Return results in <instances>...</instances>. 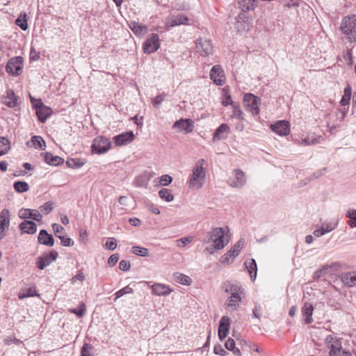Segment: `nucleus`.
<instances>
[{
    "instance_id": "obj_40",
    "label": "nucleus",
    "mask_w": 356,
    "mask_h": 356,
    "mask_svg": "<svg viewBox=\"0 0 356 356\" xmlns=\"http://www.w3.org/2000/svg\"><path fill=\"white\" fill-rule=\"evenodd\" d=\"M131 252L136 255L140 257H148L149 256V250L146 248L140 247V246H133L131 248Z\"/></svg>"
},
{
    "instance_id": "obj_53",
    "label": "nucleus",
    "mask_w": 356,
    "mask_h": 356,
    "mask_svg": "<svg viewBox=\"0 0 356 356\" xmlns=\"http://www.w3.org/2000/svg\"><path fill=\"white\" fill-rule=\"evenodd\" d=\"M53 229L55 236L58 238L59 235L65 234V229L61 226V224H52Z\"/></svg>"
},
{
    "instance_id": "obj_61",
    "label": "nucleus",
    "mask_w": 356,
    "mask_h": 356,
    "mask_svg": "<svg viewBox=\"0 0 356 356\" xmlns=\"http://www.w3.org/2000/svg\"><path fill=\"white\" fill-rule=\"evenodd\" d=\"M119 260V255L118 254H113L112 255H111L108 259V264L111 266V267H113L114 266L117 262Z\"/></svg>"
},
{
    "instance_id": "obj_2",
    "label": "nucleus",
    "mask_w": 356,
    "mask_h": 356,
    "mask_svg": "<svg viewBox=\"0 0 356 356\" xmlns=\"http://www.w3.org/2000/svg\"><path fill=\"white\" fill-rule=\"evenodd\" d=\"M342 339L334 334H329L325 339V344L330 350L329 356H352V354L342 348Z\"/></svg>"
},
{
    "instance_id": "obj_64",
    "label": "nucleus",
    "mask_w": 356,
    "mask_h": 356,
    "mask_svg": "<svg viewBox=\"0 0 356 356\" xmlns=\"http://www.w3.org/2000/svg\"><path fill=\"white\" fill-rule=\"evenodd\" d=\"M225 346L228 350H232V349H233L235 347L234 340L232 338H229L226 341V342L225 343Z\"/></svg>"
},
{
    "instance_id": "obj_45",
    "label": "nucleus",
    "mask_w": 356,
    "mask_h": 356,
    "mask_svg": "<svg viewBox=\"0 0 356 356\" xmlns=\"http://www.w3.org/2000/svg\"><path fill=\"white\" fill-rule=\"evenodd\" d=\"M222 92H223V95H224V99L222 101V104L224 106H227V105L232 106V104H235L234 102H233L232 101L231 95L229 94V91L228 88H223Z\"/></svg>"
},
{
    "instance_id": "obj_18",
    "label": "nucleus",
    "mask_w": 356,
    "mask_h": 356,
    "mask_svg": "<svg viewBox=\"0 0 356 356\" xmlns=\"http://www.w3.org/2000/svg\"><path fill=\"white\" fill-rule=\"evenodd\" d=\"M38 242L42 245L51 247L54 244V239L51 234L47 233L45 229H41L38 237Z\"/></svg>"
},
{
    "instance_id": "obj_35",
    "label": "nucleus",
    "mask_w": 356,
    "mask_h": 356,
    "mask_svg": "<svg viewBox=\"0 0 356 356\" xmlns=\"http://www.w3.org/2000/svg\"><path fill=\"white\" fill-rule=\"evenodd\" d=\"M352 94V89L350 86H347L344 89L343 95L340 101L341 106H346L349 104Z\"/></svg>"
},
{
    "instance_id": "obj_46",
    "label": "nucleus",
    "mask_w": 356,
    "mask_h": 356,
    "mask_svg": "<svg viewBox=\"0 0 356 356\" xmlns=\"http://www.w3.org/2000/svg\"><path fill=\"white\" fill-rule=\"evenodd\" d=\"M230 323H231L230 318L227 316H224L220 320L218 328L222 329V330H227L229 331V327H230Z\"/></svg>"
},
{
    "instance_id": "obj_27",
    "label": "nucleus",
    "mask_w": 356,
    "mask_h": 356,
    "mask_svg": "<svg viewBox=\"0 0 356 356\" xmlns=\"http://www.w3.org/2000/svg\"><path fill=\"white\" fill-rule=\"evenodd\" d=\"M188 22V18L183 16L179 15L172 19H169L166 22V26L168 27H173L175 26H178L180 24H186Z\"/></svg>"
},
{
    "instance_id": "obj_44",
    "label": "nucleus",
    "mask_w": 356,
    "mask_h": 356,
    "mask_svg": "<svg viewBox=\"0 0 356 356\" xmlns=\"http://www.w3.org/2000/svg\"><path fill=\"white\" fill-rule=\"evenodd\" d=\"M54 203L53 202H47L40 207V212L42 214H49L54 209Z\"/></svg>"
},
{
    "instance_id": "obj_22",
    "label": "nucleus",
    "mask_w": 356,
    "mask_h": 356,
    "mask_svg": "<svg viewBox=\"0 0 356 356\" xmlns=\"http://www.w3.org/2000/svg\"><path fill=\"white\" fill-rule=\"evenodd\" d=\"M337 224H321V226L317 227L313 232L316 237H320L326 233L336 229Z\"/></svg>"
},
{
    "instance_id": "obj_33",
    "label": "nucleus",
    "mask_w": 356,
    "mask_h": 356,
    "mask_svg": "<svg viewBox=\"0 0 356 356\" xmlns=\"http://www.w3.org/2000/svg\"><path fill=\"white\" fill-rule=\"evenodd\" d=\"M86 311V307L83 302H81L79 305V308H70L69 312L71 314H75L78 318H82Z\"/></svg>"
},
{
    "instance_id": "obj_62",
    "label": "nucleus",
    "mask_w": 356,
    "mask_h": 356,
    "mask_svg": "<svg viewBox=\"0 0 356 356\" xmlns=\"http://www.w3.org/2000/svg\"><path fill=\"white\" fill-rule=\"evenodd\" d=\"M213 351H214V353L216 355H221V356H225L227 354L226 350L220 344L216 345L214 346Z\"/></svg>"
},
{
    "instance_id": "obj_47",
    "label": "nucleus",
    "mask_w": 356,
    "mask_h": 356,
    "mask_svg": "<svg viewBox=\"0 0 356 356\" xmlns=\"http://www.w3.org/2000/svg\"><path fill=\"white\" fill-rule=\"evenodd\" d=\"M92 344L85 343L81 349V356H92V350H93Z\"/></svg>"
},
{
    "instance_id": "obj_12",
    "label": "nucleus",
    "mask_w": 356,
    "mask_h": 356,
    "mask_svg": "<svg viewBox=\"0 0 356 356\" xmlns=\"http://www.w3.org/2000/svg\"><path fill=\"white\" fill-rule=\"evenodd\" d=\"M135 139V135L133 131H127L115 136L113 140L116 146L127 145L132 143Z\"/></svg>"
},
{
    "instance_id": "obj_32",
    "label": "nucleus",
    "mask_w": 356,
    "mask_h": 356,
    "mask_svg": "<svg viewBox=\"0 0 356 356\" xmlns=\"http://www.w3.org/2000/svg\"><path fill=\"white\" fill-rule=\"evenodd\" d=\"M86 163L85 159H69L66 164L70 168H79L83 166Z\"/></svg>"
},
{
    "instance_id": "obj_34",
    "label": "nucleus",
    "mask_w": 356,
    "mask_h": 356,
    "mask_svg": "<svg viewBox=\"0 0 356 356\" xmlns=\"http://www.w3.org/2000/svg\"><path fill=\"white\" fill-rule=\"evenodd\" d=\"M10 149V143L5 137H0V156L8 152Z\"/></svg>"
},
{
    "instance_id": "obj_50",
    "label": "nucleus",
    "mask_w": 356,
    "mask_h": 356,
    "mask_svg": "<svg viewBox=\"0 0 356 356\" xmlns=\"http://www.w3.org/2000/svg\"><path fill=\"white\" fill-rule=\"evenodd\" d=\"M133 291H134V290L131 287H130L129 285L126 286L125 287H124V288L120 289L119 291H118L117 292H115V299H118L125 294L132 293Z\"/></svg>"
},
{
    "instance_id": "obj_41",
    "label": "nucleus",
    "mask_w": 356,
    "mask_h": 356,
    "mask_svg": "<svg viewBox=\"0 0 356 356\" xmlns=\"http://www.w3.org/2000/svg\"><path fill=\"white\" fill-rule=\"evenodd\" d=\"M229 127L225 124H221L216 131L214 134V138L221 139L224 138L223 134H227L229 131Z\"/></svg>"
},
{
    "instance_id": "obj_7",
    "label": "nucleus",
    "mask_w": 356,
    "mask_h": 356,
    "mask_svg": "<svg viewBox=\"0 0 356 356\" xmlns=\"http://www.w3.org/2000/svg\"><path fill=\"white\" fill-rule=\"evenodd\" d=\"M244 106L247 108L253 115L259 113L261 99L252 94L247 93L243 97Z\"/></svg>"
},
{
    "instance_id": "obj_63",
    "label": "nucleus",
    "mask_w": 356,
    "mask_h": 356,
    "mask_svg": "<svg viewBox=\"0 0 356 356\" xmlns=\"http://www.w3.org/2000/svg\"><path fill=\"white\" fill-rule=\"evenodd\" d=\"M24 291L26 292V296H28V298L39 296V294L38 293L35 286L29 287Z\"/></svg>"
},
{
    "instance_id": "obj_59",
    "label": "nucleus",
    "mask_w": 356,
    "mask_h": 356,
    "mask_svg": "<svg viewBox=\"0 0 356 356\" xmlns=\"http://www.w3.org/2000/svg\"><path fill=\"white\" fill-rule=\"evenodd\" d=\"M261 307L259 305H256L252 311V317L260 320L261 316Z\"/></svg>"
},
{
    "instance_id": "obj_43",
    "label": "nucleus",
    "mask_w": 356,
    "mask_h": 356,
    "mask_svg": "<svg viewBox=\"0 0 356 356\" xmlns=\"http://www.w3.org/2000/svg\"><path fill=\"white\" fill-rule=\"evenodd\" d=\"M14 188L18 193H24L29 190V186L25 181H17L14 184Z\"/></svg>"
},
{
    "instance_id": "obj_38",
    "label": "nucleus",
    "mask_w": 356,
    "mask_h": 356,
    "mask_svg": "<svg viewBox=\"0 0 356 356\" xmlns=\"http://www.w3.org/2000/svg\"><path fill=\"white\" fill-rule=\"evenodd\" d=\"M15 23L23 31L28 29L27 15L26 13H21L19 17L16 19Z\"/></svg>"
},
{
    "instance_id": "obj_54",
    "label": "nucleus",
    "mask_w": 356,
    "mask_h": 356,
    "mask_svg": "<svg viewBox=\"0 0 356 356\" xmlns=\"http://www.w3.org/2000/svg\"><path fill=\"white\" fill-rule=\"evenodd\" d=\"M105 246L109 250H114L117 248V241L114 238H108Z\"/></svg>"
},
{
    "instance_id": "obj_1",
    "label": "nucleus",
    "mask_w": 356,
    "mask_h": 356,
    "mask_svg": "<svg viewBox=\"0 0 356 356\" xmlns=\"http://www.w3.org/2000/svg\"><path fill=\"white\" fill-rule=\"evenodd\" d=\"M210 239L213 244L211 247L206 248L205 251L209 254H213L214 250L223 249L229 242V229L227 226L213 229L210 234Z\"/></svg>"
},
{
    "instance_id": "obj_8",
    "label": "nucleus",
    "mask_w": 356,
    "mask_h": 356,
    "mask_svg": "<svg viewBox=\"0 0 356 356\" xmlns=\"http://www.w3.org/2000/svg\"><path fill=\"white\" fill-rule=\"evenodd\" d=\"M160 47V40L157 34H150L145 40L143 49L144 53L149 54L157 51Z\"/></svg>"
},
{
    "instance_id": "obj_55",
    "label": "nucleus",
    "mask_w": 356,
    "mask_h": 356,
    "mask_svg": "<svg viewBox=\"0 0 356 356\" xmlns=\"http://www.w3.org/2000/svg\"><path fill=\"white\" fill-rule=\"evenodd\" d=\"M29 209H21L19 211V216L22 219H24L25 222H31V221L26 220L29 219Z\"/></svg>"
},
{
    "instance_id": "obj_5",
    "label": "nucleus",
    "mask_w": 356,
    "mask_h": 356,
    "mask_svg": "<svg viewBox=\"0 0 356 356\" xmlns=\"http://www.w3.org/2000/svg\"><path fill=\"white\" fill-rule=\"evenodd\" d=\"M234 27L239 33H245L250 31L252 27V17L245 13L239 14L236 18Z\"/></svg>"
},
{
    "instance_id": "obj_11",
    "label": "nucleus",
    "mask_w": 356,
    "mask_h": 356,
    "mask_svg": "<svg viewBox=\"0 0 356 356\" xmlns=\"http://www.w3.org/2000/svg\"><path fill=\"white\" fill-rule=\"evenodd\" d=\"M210 79L217 86H222L226 81L225 72L220 65H214L210 70Z\"/></svg>"
},
{
    "instance_id": "obj_31",
    "label": "nucleus",
    "mask_w": 356,
    "mask_h": 356,
    "mask_svg": "<svg viewBox=\"0 0 356 356\" xmlns=\"http://www.w3.org/2000/svg\"><path fill=\"white\" fill-rule=\"evenodd\" d=\"M172 181V177L169 175H163L156 179H155L154 182L156 186H168Z\"/></svg>"
},
{
    "instance_id": "obj_20",
    "label": "nucleus",
    "mask_w": 356,
    "mask_h": 356,
    "mask_svg": "<svg viewBox=\"0 0 356 356\" xmlns=\"http://www.w3.org/2000/svg\"><path fill=\"white\" fill-rule=\"evenodd\" d=\"M314 312V307L312 304L306 302L302 307V314L305 317V323L306 324H310L313 321L312 314Z\"/></svg>"
},
{
    "instance_id": "obj_39",
    "label": "nucleus",
    "mask_w": 356,
    "mask_h": 356,
    "mask_svg": "<svg viewBox=\"0 0 356 356\" xmlns=\"http://www.w3.org/2000/svg\"><path fill=\"white\" fill-rule=\"evenodd\" d=\"M232 114L231 115V118H237L241 120H244V114L238 104H232Z\"/></svg>"
},
{
    "instance_id": "obj_4",
    "label": "nucleus",
    "mask_w": 356,
    "mask_h": 356,
    "mask_svg": "<svg viewBox=\"0 0 356 356\" xmlns=\"http://www.w3.org/2000/svg\"><path fill=\"white\" fill-rule=\"evenodd\" d=\"M111 147V142L109 138L100 136L93 139L91 152L94 154H103L106 153Z\"/></svg>"
},
{
    "instance_id": "obj_37",
    "label": "nucleus",
    "mask_w": 356,
    "mask_h": 356,
    "mask_svg": "<svg viewBox=\"0 0 356 356\" xmlns=\"http://www.w3.org/2000/svg\"><path fill=\"white\" fill-rule=\"evenodd\" d=\"M213 54V46L210 40H205L202 44V56H209Z\"/></svg>"
},
{
    "instance_id": "obj_19",
    "label": "nucleus",
    "mask_w": 356,
    "mask_h": 356,
    "mask_svg": "<svg viewBox=\"0 0 356 356\" xmlns=\"http://www.w3.org/2000/svg\"><path fill=\"white\" fill-rule=\"evenodd\" d=\"M26 145L37 149L43 150L46 147V143L41 136H34L31 138V140L26 143Z\"/></svg>"
},
{
    "instance_id": "obj_13",
    "label": "nucleus",
    "mask_w": 356,
    "mask_h": 356,
    "mask_svg": "<svg viewBox=\"0 0 356 356\" xmlns=\"http://www.w3.org/2000/svg\"><path fill=\"white\" fill-rule=\"evenodd\" d=\"M172 127L178 132L188 134L193 131L194 126L192 120L189 119H181L176 121Z\"/></svg>"
},
{
    "instance_id": "obj_42",
    "label": "nucleus",
    "mask_w": 356,
    "mask_h": 356,
    "mask_svg": "<svg viewBox=\"0 0 356 356\" xmlns=\"http://www.w3.org/2000/svg\"><path fill=\"white\" fill-rule=\"evenodd\" d=\"M244 244L245 240L243 238L239 239L237 243L229 250V251L232 253V255H235L236 257L238 256Z\"/></svg>"
},
{
    "instance_id": "obj_15",
    "label": "nucleus",
    "mask_w": 356,
    "mask_h": 356,
    "mask_svg": "<svg viewBox=\"0 0 356 356\" xmlns=\"http://www.w3.org/2000/svg\"><path fill=\"white\" fill-rule=\"evenodd\" d=\"M191 189L198 190L200 187V167L197 163L193 170V174L188 181Z\"/></svg>"
},
{
    "instance_id": "obj_17",
    "label": "nucleus",
    "mask_w": 356,
    "mask_h": 356,
    "mask_svg": "<svg viewBox=\"0 0 356 356\" xmlns=\"http://www.w3.org/2000/svg\"><path fill=\"white\" fill-rule=\"evenodd\" d=\"M341 282L348 287L356 286V272H343L340 276Z\"/></svg>"
},
{
    "instance_id": "obj_36",
    "label": "nucleus",
    "mask_w": 356,
    "mask_h": 356,
    "mask_svg": "<svg viewBox=\"0 0 356 356\" xmlns=\"http://www.w3.org/2000/svg\"><path fill=\"white\" fill-rule=\"evenodd\" d=\"M19 228L23 233L33 234L37 231V224H19Z\"/></svg>"
},
{
    "instance_id": "obj_9",
    "label": "nucleus",
    "mask_w": 356,
    "mask_h": 356,
    "mask_svg": "<svg viewBox=\"0 0 356 356\" xmlns=\"http://www.w3.org/2000/svg\"><path fill=\"white\" fill-rule=\"evenodd\" d=\"M246 181L244 172L240 169H234L228 179V184L233 188H242Z\"/></svg>"
},
{
    "instance_id": "obj_58",
    "label": "nucleus",
    "mask_w": 356,
    "mask_h": 356,
    "mask_svg": "<svg viewBox=\"0 0 356 356\" xmlns=\"http://www.w3.org/2000/svg\"><path fill=\"white\" fill-rule=\"evenodd\" d=\"M192 241V237L188 236V237H183L180 239H178L177 241V245L179 247H184L189 244Z\"/></svg>"
},
{
    "instance_id": "obj_51",
    "label": "nucleus",
    "mask_w": 356,
    "mask_h": 356,
    "mask_svg": "<svg viewBox=\"0 0 356 356\" xmlns=\"http://www.w3.org/2000/svg\"><path fill=\"white\" fill-rule=\"evenodd\" d=\"M58 238L60 239V243L62 245L65 247H70L74 245V241L70 237H67L65 234L63 235H59Z\"/></svg>"
},
{
    "instance_id": "obj_60",
    "label": "nucleus",
    "mask_w": 356,
    "mask_h": 356,
    "mask_svg": "<svg viewBox=\"0 0 356 356\" xmlns=\"http://www.w3.org/2000/svg\"><path fill=\"white\" fill-rule=\"evenodd\" d=\"M131 264L129 261L122 260L119 264V268L122 271H127L130 269Z\"/></svg>"
},
{
    "instance_id": "obj_14",
    "label": "nucleus",
    "mask_w": 356,
    "mask_h": 356,
    "mask_svg": "<svg viewBox=\"0 0 356 356\" xmlns=\"http://www.w3.org/2000/svg\"><path fill=\"white\" fill-rule=\"evenodd\" d=\"M272 130L280 136H287L290 133V124L288 121L281 120L271 124Z\"/></svg>"
},
{
    "instance_id": "obj_49",
    "label": "nucleus",
    "mask_w": 356,
    "mask_h": 356,
    "mask_svg": "<svg viewBox=\"0 0 356 356\" xmlns=\"http://www.w3.org/2000/svg\"><path fill=\"white\" fill-rule=\"evenodd\" d=\"M29 219L38 222H40L42 220V215L38 210L29 209Z\"/></svg>"
},
{
    "instance_id": "obj_23",
    "label": "nucleus",
    "mask_w": 356,
    "mask_h": 356,
    "mask_svg": "<svg viewBox=\"0 0 356 356\" xmlns=\"http://www.w3.org/2000/svg\"><path fill=\"white\" fill-rule=\"evenodd\" d=\"M52 113V110L47 106H40L36 111V115L42 122H44Z\"/></svg>"
},
{
    "instance_id": "obj_48",
    "label": "nucleus",
    "mask_w": 356,
    "mask_h": 356,
    "mask_svg": "<svg viewBox=\"0 0 356 356\" xmlns=\"http://www.w3.org/2000/svg\"><path fill=\"white\" fill-rule=\"evenodd\" d=\"M328 269H329L328 266H324L321 269L316 270L312 276L313 280H316L319 279L320 277L325 275Z\"/></svg>"
},
{
    "instance_id": "obj_25",
    "label": "nucleus",
    "mask_w": 356,
    "mask_h": 356,
    "mask_svg": "<svg viewBox=\"0 0 356 356\" xmlns=\"http://www.w3.org/2000/svg\"><path fill=\"white\" fill-rule=\"evenodd\" d=\"M3 103L10 108H13L17 105V97L12 90L6 91L3 97Z\"/></svg>"
},
{
    "instance_id": "obj_16",
    "label": "nucleus",
    "mask_w": 356,
    "mask_h": 356,
    "mask_svg": "<svg viewBox=\"0 0 356 356\" xmlns=\"http://www.w3.org/2000/svg\"><path fill=\"white\" fill-rule=\"evenodd\" d=\"M152 291L155 296H165L169 295L172 289L167 284L155 283L152 286Z\"/></svg>"
},
{
    "instance_id": "obj_10",
    "label": "nucleus",
    "mask_w": 356,
    "mask_h": 356,
    "mask_svg": "<svg viewBox=\"0 0 356 356\" xmlns=\"http://www.w3.org/2000/svg\"><path fill=\"white\" fill-rule=\"evenodd\" d=\"M58 256V252L52 250L49 251L48 253H44L38 257L36 260V266L40 270L44 269L47 266H48L51 263L56 261Z\"/></svg>"
},
{
    "instance_id": "obj_6",
    "label": "nucleus",
    "mask_w": 356,
    "mask_h": 356,
    "mask_svg": "<svg viewBox=\"0 0 356 356\" xmlns=\"http://www.w3.org/2000/svg\"><path fill=\"white\" fill-rule=\"evenodd\" d=\"M23 66L22 57L15 56L8 60L6 70L10 75L17 76L22 72Z\"/></svg>"
},
{
    "instance_id": "obj_28",
    "label": "nucleus",
    "mask_w": 356,
    "mask_h": 356,
    "mask_svg": "<svg viewBox=\"0 0 356 356\" xmlns=\"http://www.w3.org/2000/svg\"><path fill=\"white\" fill-rule=\"evenodd\" d=\"M245 266L248 269L251 278L254 280L256 278L257 272L256 261L254 259H251L249 261H247L245 262Z\"/></svg>"
},
{
    "instance_id": "obj_26",
    "label": "nucleus",
    "mask_w": 356,
    "mask_h": 356,
    "mask_svg": "<svg viewBox=\"0 0 356 356\" xmlns=\"http://www.w3.org/2000/svg\"><path fill=\"white\" fill-rule=\"evenodd\" d=\"M172 277L175 282L182 285L188 286L191 283V279L190 277L179 272L173 273Z\"/></svg>"
},
{
    "instance_id": "obj_52",
    "label": "nucleus",
    "mask_w": 356,
    "mask_h": 356,
    "mask_svg": "<svg viewBox=\"0 0 356 356\" xmlns=\"http://www.w3.org/2000/svg\"><path fill=\"white\" fill-rule=\"evenodd\" d=\"M239 302H241V301H236V299L229 297L228 299L227 307V308L232 311L236 310L239 305Z\"/></svg>"
},
{
    "instance_id": "obj_57",
    "label": "nucleus",
    "mask_w": 356,
    "mask_h": 356,
    "mask_svg": "<svg viewBox=\"0 0 356 356\" xmlns=\"http://www.w3.org/2000/svg\"><path fill=\"white\" fill-rule=\"evenodd\" d=\"M10 216L8 209H3L0 215V222H9Z\"/></svg>"
},
{
    "instance_id": "obj_56",
    "label": "nucleus",
    "mask_w": 356,
    "mask_h": 356,
    "mask_svg": "<svg viewBox=\"0 0 356 356\" xmlns=\"http://www.w3.org/2000/svg\"><path fill=\"white\" fill-rule=\"evenodd\" d=\"M235 255H232V253L229 250L227 253L224 254L220 259V261L222 264L229 263L231 259L235 258Z\"/></svg>"
},
{
    "instance_id": "obj_21",
    "label": "nucleus",
    "mask_w": 356,
    "mask_h": 356,
    "mask_svg": "<svg viewBox=\"0 0 356 356\" xmlns=\"http://www.w3.org/2000/svg\"><path fill=\"white\" fill-rule=\"evenodd\" d=\"M129 26L133 33L137 36H143L148 31V29L145 25H142L134 21L131 22Z\"/></svg>"
},
{
    "instance_id": "obj_24",
    "label": "nucleus",
    "mask_w": 356,
    "mask_h": 356,
    "mask_svg": "<svg viewBox=\"0 0 356 356\" xmlns=\"http://www.w3.org/2000/svg\"><path fill=\"white\" fill-rule=\"evenodd\" d=\"M44 158L45 162L51 165L56 166L62 164L64 162V159L63 158L58 156H53L49 152L44 153Z\"/></svg>"
},
{
    "instance_id": "obj_30",
    "label": "nucleus",
    "mask_w": 356,
    "mask_h": 356,
    "mask_svg": "<svg viewBox=\"0 0 356 356\" xmlns=\"http://www.w3.org/2000/svg\"><path fill=\"white\" fill-rule=\"evenodd\" d=\"M240 8L243 11L252 10L255 8V0H240L238 2Z\"/></svg>"
},
{
    "instance_id": "obj_29",
    "label": "nucleus",
    "mask_w": 356,
    "mask_h": 356,
    "mask_svg": "<svg viewBox=\"0 0 356 356\" xmlns=\"http://www.w3.org/2000/svg\"><path fill=\"white\" fill-rule=\"evenodd\" d=\"M159 197L166 202H171L175 197L171 191L166 188H163L159 191Z\"/></svg>"
},
{
    "instance_id": "obj_3",
    "label": "nucleus",
    "mask_w": 356,
    "mask_h": 356,
    "mask_svg": "<svg viewBox=\"0 0 356 356\" xmlns=\"http://www.w3.org/2000/svg\"><path fill=\"white\" fill-rule=\"evenodd\" d=\"M340 28L350 42H356V15L343 17Z\"/></svg>"
}]
</instances>
